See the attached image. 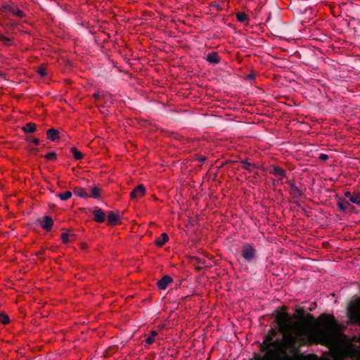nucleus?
<instances>
[{
	"instance_id": "nucleus-34",
	"label": "nucleus",
	"mask_w": 360,
	"mask_h": 360,
	"mask_svg": "<svg viewBox=\"0 0 360 360\" xmlns=\"http://www.w3.org/2000/svg\"><path fill=\"white\" fill-rule=\"evenodd\" d=\"M38 72H39V74L41 76H42V77H44V76H46V70H45V68H41V67L39 69Z\"/></svg>"
},
{
	"instance_id": "nucleus-23",
	"label": "nucleus",
	"mask_w": 360,
	"mask_h": 360,
	"mask_svg": "<svg viewBox=\"0 0 360 360\" xmlns=\"http://www.w3.org/2000/svg\"><path fill=\"white\" fill-rule=\"evenodd\" d=\"M157 335L158 333L155 330L150 331L149 335L145 340L146 343L148 345H151L155 342Z\"/></svg>"
},
{
	"instance_id": "nucleus-3",
	"label": "nucleus",
	"mask_w": 360,
	"mask_h": 360,
	"mask_svg": "<svg viewBox=\"0 0 360 360\" xmlns=\"http://www.w3.org/2000/svg\"><path fill=\"white\" fill-rule=\"evenodd\" d=\"M279 314L284 315L285 323L290 331L295 335L298 344H301L304 340L302 338L310 331V328L314 322V316L309 314H305L302 308L297 309L292 316H290L287 311V307L282 306L281 310L278 311Z\"/></svg>"
},
{
	"instance_id": "nucleus-27",
	"label": "nucleus",
	"mask_w": 360,
	"mask_h": 360,
	"mask_svg": "<svg viewBox=\"0 0 360 360\" xmlns=\"http://www.w3.org/2000/svg\"><path fill=\"white\" fill-rule=\"evenodd\" d=\"M349 200L353 203L360 205V193H353Z\"/></svg>"
},
{
	"instance_id": "nucleus-9",
	"label": "nucleus",
	"mask_w": 360,
	"mask_h": 360,
	"mask_svg": "<svg viewBox=\"0 0 360 360\" xmlns=\"http://www.w3.org/2000/svg\"><path fill=\"white\" fill-rule=\"evenodd\" d=\"M40 226L47 231H50L53 225V221L50 216H45L39 222Z\"/></svg>"
},
{
	"instance_id": "nucleus-1",
	"label": "nucleus",
	"mask_w": 360,
	"mask_h": 360,
	"mask_svg": "<svg viewBox=\"0 0 360 360\" xmlns=\"http://www.w3.org/2000/svg\"><path fill=\"white\" fill-rule=\"evenodd\" d=\"M285 316L276 314L275 322L278 330L271 328L259 345V350L264 356L255 355L250 360H329L326 357L318 358L315 354L304 356L300 353V346L295 335L285 323Z\"/></svg>"
},
{
	"instance_id": "nucleus-12",
	"label": "nucleus",
	"mask_w": 360,
	"mask_h": 360,
	"mask_svg": "<svg viewBox=\"0 0 360 360\" xmlns=\"http://www.w3.org/2000/svg\"><path fill=\"white\" fill-rule=\"evenodd\" d=\"M94 214V220L98 223H102L105 221V213L101 210V209L98 208L95 210L93 212Z\"/></svg>"
},
{
	"instance_id": "nucleus-40",
	"label": "nucleus",
	"mask_w": 360,
	"mask_h": 360,
	"mask_svg": "<svg viewBox=\"0 0 360 360\" xmlns=\"http://www.w3.org/2000/svg\"><path fill=\"white\" fill-rule=\"evenodd\" d=\"M205 160V157H201L200 158H199V161L200 162H204Z\"/></svg>"
},
{
	"instance_id": "nucleus-7",
	"label": "nucleus",
	"mask_w": 360,
	"mask_h": 360,
	"mask_svg": "<svg viewBox=\"0 0 360 360\" xmlns=\"http://www.w3.org/2000/svg\"><path fill=\"white\" fill-rule=\"evenodd\" d=\"M242 256L246 260H252L255 256V250L251 244H245L243 247Z\"/></svg>"
},
{
	"instance_id": "nucleus-36",
	"label": "nucleus",
	"mask_w": 360,
	"mask_h": 360,
	"mask_svg": "<svg viewBox=\"0 0 360 360\" xmlns=\"http://www.w3.org/2000/svg\"><path fill=\"white\" fill-rule=\"evenodd\" d=\"M345 197H347L349 199H350L351 196L352 195V193H351L349 191H346L345 193Z\"/></svg>"
},
{
	"instance_id": "nucleus-16",
	"label": "nucleus",
	"mask_w": 360,
	"mask_h": 360,
	"mask_svg": "<svg viewBox=\"0 0 360 360\" xmlns=\"http://www.w3.org/2000/svg\"><path fill=\"white\" fill-rule=\"evenodd\" d=\"M169 240L168 235L166 233H162L161 237L156 238L155 244L158 247L163 246Z\"/></svg>"
},
{
	"instance_id": "nucleus-24",
	"label": "nucleus",
	"mask_w": 360,
	"mask_h": 360,
	"mask_svg": "<svg viewBox=\"0 0 360 360\" xmlns=\"http://www.w3.org/2000/svg\"><path fill=\"white\" fill-rule=\"evenodd\" d=\"M242 167L248 171H252L255 168H257V166L254 163H251L248 162L247 160L241 161Z\"/></svg>"
},
{
	"instance_id": "nucleus-21",
	"label": "nucleus",
	"mask_w": 360,
	"mask_h": 360,
	"mask_svg": "<svg viewBox=\"0 0 360 360\" xmlns=\"http://www.w3.org/2000/svg\"><path fill=\"white\" fill-rule=\"evenodd\" d=\"M37 126L35 124L32 122L27 123L22 128V130L25 133H33L35 131Z\"/></svg>"
},
{
	"instance_id": "nucleus-30",
	"label": "nucleus",
	"mask_w": 360,
	"mask_h": 360,
	"mask_svg": "<svg viewBox=\"0 0 360 360\" xmlns=\"http://www.w3.org/2000/svg\"><path fill=\"white\" fill-rule=\"evenodd\" d=\"M72 195V192L68 191H65V192H64L63 193H59L58 195V196L60 198V200H66L70 198Z\"/></svg>"
},
{
	"instance_id": "nucleus-35",
	"label": "nucleus",
	"mask_w": 360,
	"mask_h": 360,
	"mask_svg": "<svg viewBox=\"0 0 360 360\" xmlns=\"http://www.w3.org/2000/svg\"><path fill=\"white\" fill-rule=\"evenodd\" d=\"M319 159L321 160H326L328 159V156L326 154L322 153L320 155Z\"/></svg>"
},
{
	"instance_id": "nucleus-39",
	"label": "nucleus",
	"mask_w": 360,
	"mask_h": 360,
	"mask_svg": "<svg viewBox=\"0 0 360 360\" xmlns=\"http://www.w3.org/2000/svg\"><path fill=\"white\" fill-rule=\"evenodd\" d=\"M44 250H41V251H39V252L37 253V255H43V254H44Z\"/></svg>"
},
{
	"instance_id": "nucleus-14",
	"label": "nucleus",
	"mask_w": 360,
	"mask_h": 360,
	"mask_svg": "<svg viewBox=\"0 0 360 360\" xmlns=\"http://www.w3.org/2000/svg\"><path fill=\"white\" fill-rule=\"evenodd\" d=\"M46 136L49 139L54 141L59 139V131L55 129H49L46 131Z\"/></svg>"
},
{
	"instance_id": "nucleus-37",
	"label": "nucleus",
	"mask_w": 360,
	"mask_h": 360,
	"mask_svg": "<svg viewBox=\"0 0 360 360\" xmlns=\"http://www.w3.org/2000/svg\"><path fill=\"white\" fill-rule=\"evenodd\" d=\"M32 143H33L34 145H36V146H37V145H38V144L39 143V139L35 138V139H34L32 140Z\"/></svg>"
},
{
	"instance_id": "nucleus-22",
	"label": "nucleus",
	"mask_w": 360,
	"mask_h": 360,
	"mask_svg": "<svg viewBox=\"0 0 360 360\" xmlns=\"http://www.w3.org/2000/svg\"><path fill=\"white\" fill-rule=\"evenodd\" d=\"M117 352V347L115 346L108 348L103 353V357L105 359L112 357V354Z\"/></svg>"
},
{
	"instance_id": "nucleus-29",
	"label": "nucleus",
	"mask_w": 360,
	"mask_h": 360,
	"mask_svg": "<svg viewBox=\"0 0 360 360\" xmlns=\"http://www.w3.org/2000/svg\"><path fill=\"white\" fill-rule=\"evenodd\" d=\"M0 323L4 325H7L10 323V319L8 315L4 313H0Z\"/></svg>"
},
{
	"instance_id": "nucleus-33",
	"label": "nucleus",
	"mask_w": 360,
	"mask_h": 360,
	"mask_svg": "<svg viewBox=\"0 0 360 360\" xmlns=\"http://www.w3.org/2000/svg\"><path fill=\"white\" fill-rule=\"evenodd\" d=\"M56 153L55 152H50V153H48L46 155H45V158L48 160H56Z\"/></svg>"
},
{
	"instance_id": "nucleus-28",
	"label": "nucleus",
	"mask_w": 360,
	"mask_h": 360,
	"mask_svg": "<svg viewBox=\"0 0 360 360\" xmlns=\"http://www.w3.org/2000/svg\"><path fill=\"white\" fill-rule=\"evenodd\" d=\"M71 152H72L73 157L75 160H81L84 157L82 152L77 150V148H72Z\"/></svg>"
},
{
	"instance_id": "nucleus-17",
	"label": "nucleus",
	"mask_w": 360,
	"mask_h": 360,
	"mask_svg": "<svg viewBox=\"0 0 360 360\" xmlns=\"http://www.w3.org/2000/svg\"><path fill=\"white\" fill-rule=\"evenodd\" d=\"M73 192L75 195L80 198H87L89 197L86 190L82 187H75Z\"/></svg>"
},
{
	"instance_id": "nucleus-25",
	"label": "nucleus",
	"mask_w": 360,
	"mask_h": 360,
	"mask_svg": "<svg viewBox=\"0 0 360 360\" xmlns=\"http://www.w3.org/2000/svg\"><path fill=\"white\" fill-rule=\"evenodd\" d=\"M236 18L240 22H245L249 20L248 15L244 12L237 13Z\"/></svg>"
},
{
	"instance_id": "nucleus-4",
	"label": "nucleus",
	"mask_w": 360,
	"mask_h": 360,
	"mask_svg": "<svg viewBox=\"0 0 360 360\" xmlns=\"http://www.w3.org/2000/svg\"><path fill=\"white\" fill-rule=\"evenodd\" d=\"M338 351L343 356H356V360H360V347H355L350 343L341 344Z\"/></svg>"
},
{
	"instance_id": "nucleus-2",
	"label": "nucleus",
	"mask_w": 360,
	"mask_h": 360,
	"mask_svg": "<svg viewBox=\"0 0 360 360\" xmlns=\"http://www.w3.org/2000/svg\"><path fill=\"white\" fill-rule=\"evenodd\" d=\"M342 327L333 314H322L314 322L307 335L309 343L332 345L339 342Z\"/></svg>"
},
{
	"instance_id": "nucleus-32",
	"label": "nucleus",
	"mask_w": 360,
	"mask_h": 360,
	"mask_svg": "<svg viewBox=\"0 0 360 360\" xmlns=\"http://www.w3.org/2000/svg\"><path fill=\"white\" fill-rule=\"evenodd\" d=\"M101 194V188L98 187H94L91 189V196L94 198H99Z\"/></svg>"
},
{
	"instance_id": "nucleus-11",
	"label": "nucleus",
	"mask_w": 360,
	"mask_h": 360,
	"mask_svg": "<svg viewBox=\"0 0 360 360\" xmlns=\"http://www.w3.org/2000/svg\"><path fill=\"white\" fill-rule=\"evenodd\" d=\"M172 281L173 279L170 276H165L158 282L157 285L160 289L165 290Z\"/></svg>"
},
{
	"instance_id": "nucleus-6",
	"label": "nucleus",
	"mask_w": 360,
	"mask_h": 360,
	"mask_svg": "<svg viewBox=\"0 0 360 360\" xmlns=\"http://www.w3.org/2000/svg\"><path fill=\"white\" fill-rule=\"evenodd\" d=\"M344 343H350L352 345L355 347H360V334L358 336H354L350 340H345V341H340L338 342L335 348H334V353L337 356V358H335L333 360H342V359L345 358H352L355 359L354 360H356V356H343L340 354V353L338 351V347L341 344Z\"/></svg>"
},
{
	"instance_id": "nucleus-15",
	"label": "nucleus",
	"mask_w": 360,
	"mask_h": 360,
	"mask_svg": "<svg viewBox=\"0 0 360 360\" xmlns=\"http://www.w3.org/2000/svg\"><path fill=\"white\" fill-rule=\"evenodd\" d=\"M5 8L10 13H13L14 15H16L19 18H23L25 16L23 11L18 8L11 6H7L5 7Z\"/></svg>"
},
{
	"instance_id": "nucleus-31",
	"label": "nucleus",
	"mask_w": 360,
	"mask_h": 360,
	"mask_svg": "<svg viewBox=\"0 0 360 360\" xmlns=\"http://www.w3.org/2000/svg\"><path fill=\"white\" fill-rule=\"evenodd\" d=\"M13 41V38L6 37L2 34H0V41L3 43V44L6 46H8Z\"/></svg>"
},
{
	"instance_id": "nucleus-10",
	"label": "nucleus",
	"mask_w": 360,
	"mask_h": 360,
	"mask_svg": "<svg viewBox=\"0 0 360 360\" xmlns=\"http://www.w3.org/2000/svg\"><path fill=\"white\" fill-rule=\"evenodd\" d=\"M269 172L270 174L276 176H279L281 179L286 177L285 171L282 167L278 166H271Z\"/></svg>"
},
{
	"instance_id": "nucleus-18",
	"label": "nucleus",
	"mask_w": 360,
	"mask_h": 360,
	"mask_svg": "<svg viewBox=\"0 0 360 360\" xmlns=\"http://www.w3.org/2000/svg\"><path fill=\"white\" fill-rule=\"evenodd\" d=\"M207 60L209 63L217 64L219 63L220 59L217 52H212L207 55Z\"/></svg>"
},
{
	"instance_id": "nucleus-13",
	"label": "nucleus",
	"mask_w": 360,
	"mask_h": 360,
	"mask_svg": "<svg viewBox=\"0 0 360 360\" xmlns=\"http://www.w3.org/2000/svg\"><path fill=\"white\" fill-rule=\"evenodd\" d=\"M60 238L64 243H68L76 240V235L71 232L62 233Z\"/></svg>"
},
{
	"instance_id": "nucleus-19",
	"label": "nucleus",
	"mask_w": 360,
	"mask_h": 360,
	"mask_svg": "<svg viewBox=\"0 0 360 360\" xmlns=\"http://www.w3.org/2000/svg\"><path fill=\"white\" fill-rule=\"evenodd\" d=\"M107 220L109 224L116 225L119 221V216L110 212L108 214Z\"/></svg>"
},
{
	"instance_id": "nucleus-5",
	"label": "nucleus",
	"mask_w": 360,
	"mask_h": 360,
	"mask_svg": "<svg viewBox=\"0 0 360 360\" xmlns=\"http://www.w3.org/2000/svg\"><path fill=\"white\" fill-rule=\"evenodd\" d=\"M348 315L352 323L360 326V297L350 304L348 309Z\"/></svg>"
},
{
	"instance_id": "nucleus-8",
	"label": "nucleus",
	"mask_w": 360,
	"mask_h": 360,
	"mask_svg": "<svg viewBox=\"0 0 360 360\" xmlns=\"http://www.w3.org/2000/svg\"><path fill=\"white\" fill-rule=\"evenodd\" d=\"M146 195V188L143 184L136 186L130 193L132 200H137Z\"/></svg>"
},
{
	"instance_id": "nucleus-38",
	"label": "nucleus",
	"mask_w": 360,
	"mask_h": 360,
	"mask_svg": "<svg viewBox=\"0 0 360 360\" xmlns=\"http://www.w3.org/2000/svg\"><path fill=\"white\" fill-rule=\"evenodd\" d=\"M86 246H87V245H86V243H82V244L81 245V248H82V249H85V248H86Z\"/></svg>"
},
{
	"instance_id": "nucleus-20",
	"label": "nucleus",
	"mask_w": 360,
	"mask_h": 360,
	"mask_svg": "<svg viewBox=\"0 0 360 360\" xmlns=\"http://www.w3.org/2000/svg\"><path fill=\"white\" fill-rule=\"evenodd\" d=\"M338 207L340 210L345 212L349 209L350 204L345 200L340 199L337 203Z\"/></svg>"
},
{
	"instance_id": "nucleus-26",
	"label": "nucleus",
	"mask_w": 360,
	"mask_h": 360,
	"mask_svg": "<svg viewBox=\"0 0 360 360\" xmlns=\"http://www.w3.org/2000/svg\"><path fill=\"white\" fill-rule=\"evenodd\" d=\"M107 95H105L104 94H101V92L95 93L93 95V97L94 98V100L97 105L101 104V100L103 99Z\"/></svg>"
}]
</instances>
